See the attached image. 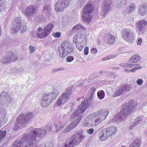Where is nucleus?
Wrapping results in <instances>:
<instances>
[{"mask_svg":"<svg viewBox=\"0 0 147 147\" xmlns=\"http://www.w3.org/2000/svg\"><path fill=\"white\" fill-rule=\"evenodd\" d=\"M40 131V128L34 129L27 135H26L22 140L15 141L21 143L22 147H36L37 142L36 137L39 136Z\"/></svg>","mask_w":147,"mask_h":147,"instance_id":"1","label":"nucleus"},{"mask_svg":"<svg viewBox=\"0 0 147 147\" xmlns=\"http://www.w3.org/2000/svg\"><path fill=\"white\" fill-rule=\"evenodd\" d=\"M136 105V104L133 101L129 102L127 104H123V109L115 116V120H113L117 121L124 120L129 113L134 111Z\"/></svg>","mask_w":147,"mask_h":147,"instance_id":"4","label":"nucleus"},{"mask_svg":"<svg viewBox=\"0 0 147 147\" xmlns=\"http://www.w3.org/2000/svg\"><path fill=\"white\" fill-rule=\"evenodd\" d=\"M135 9V5L134 3H131L129 7V9L128 8L125 9V12L126 13H130L134 9Z\"/></svg>","mask_w":147,"mask_h":147,"instance_id":"34","label":"nucleus"},{"mask_svg":"<svg viewBox=\"0 0 147 147\" xmlns=\"http://www.w3.org/2000/svg\"><path fill=\"white\" fill-rule=\"evenodd\" d=\"M36 35L38 38L42 39L48 36L49 35L43 30L42 32L37 33Z\"/></svg>","mask_w":147,"mask_h":147,"instance_id":"31","label":"nucleus"},{"mask_svg":"<svg viewBox=\"0 0 147 147\" xmlns=\"http://www.w3.org/2000/svg\"><path fill=\"white\" fill-rule=\"evenodd\" d=\"M6 113L5 112L0 113V127L1 125L7 122V119L5 118Z\"/></svg>","mask_w":147,"mask_h":147,"instance_id":"24","label":"nucleus"},{"mask_svg":"<svg viewBox=\"0 0 147 147\" xmlns=\"http://www.w3.org/2000/svg\"><path fill=\"white\" fill-rule=\"evenodd\" d=\"M107 42L110 44H113L115 42V36L110 34H108L107 36Z\"/></svg>","mask_w":147,"mask_h":147,"instance_id":"21","label":"nucleus"},{"mask_svg":"<svg viewBox=\"0 0 147 147\" xmlns=\"http://www.w3.org/2000/svg\"><path fill=\"white\" fill-rule=\"evenodd\" d=\"M3 96H5L4 97L5 99L6 104L9 103L11 102V97L9 96L7 93L4 91L2 92L0 94L1 99L2 100L3 98Z\"/></svg>","mask_w":147,"mask_h":147,"instance_id":"18","label":"nucleus"},{"mask_svg":"<svg viewBox=\"0 0 147 147\" xmlns=\"http://www.w3.org/2000/svg\"><path fill=\"white\" fill-rule=\"evenodd\" d=\"M29 49H30V53H33L35 51V49L34 47L31 45H30L29 47Z\"/></svg>","mask_w":147,"mask_h":147,"instance_id":"48","label":"nucleus"},{"mask_svg":"<svg viewBox=\"0 0 147 147\" xmlns=\"http://www.w3.org/2000/svg\"><path fill=\"white\" fill-rule=\"evenodd\" d=\"M58 51L61 57L66 56L72 51L71 45L68 41H63L58 48Z\"/></svg>","mask_w":147,"mask_h":147,"instance_id":"7","label":"nucleus"},{"mask_svg":"<svg viewBox=\"0 0 147 147\" xmlns=\"http://www.w3.org/2000/svg\"><path fill=\"white\" fill-rule=\"evenodd\" d=\"M90 52L92 54L95 55L97 53V50L96 48H94L91 49Z\"/></svg>","mask_w":147,"mask_h":147,"instance_id":"47","label":"nucleus"},{"mask_svg":"<svg viewBox=\"0 0 147 147\" xmlns=\"http://www.w3.org/2000/svg\"><path fill=\"white\" fill-rule=\"evenodd\" d=\"M142 121V117H138L134 120V123L135 125L138 124H140Z\"/></svg>","mask_w":147,"mask_h":147,"instance_id":"41","label":"nucleus"},{"mask_svg":"<svg viewBox=\"0 0 147 147\" xmlns=\"http://www.w3.org/2000/svg\"><path fill=\"white\" fill-rule=\"evenodd\" d=\"M51 96V94H48L47 93L46 94H44L42 97V99L43 100V98L45 96L46 97V100H48L49 99H50V102H51V101L53 100V98H52V96Z\"/></svg>","mask_w":147,"mask_h":147,"instance_id":"37","label":"nucleus"},{"mask_svg":"<svg viewBox=\"0 0 147 147\" xmlns=\"http://www.w3.org/2000/svg\"><path fill=\"white\" fill-rule=\"evenodd\" d=\"M64 125H61L60 126H59L58 127H57L56 128V131L57 132L60 131L64 127Z\"/></svg>","mask_w":147,"mask_h":147,"instance_id":"53","label":"nucleus"},{"mask_svg":"<svg viewBox=\"0 0 147 147\" xmlns=\"http://www.w3.org/2000/svg\"><path fill=\"white\" fill-rule=\"evenodd\" d=\"M85 28L81 24H79L74 26L72 29L73 33H76L81 30H85Z\"/></svg>","mask_w":147,"mask_h":147,"instance_id":"22","label":"nucleus"},{"mask_svg":"<svg viewBox=\"0 0 147 147\" xmlns=\"http://www.w3.org/2000/svg\"><path fill=\"white\" fill-rule=\"evenodd\" d=\"M76 44V48L80 51H82L85 45L84 42H81L79 43Z\"/></svg>","mask_w":147,"mask_h":147,"instance_id":"35","label":"nucleus"},{"mask_svg":"<svg viewBox=\"0 0 147 147\" xmlns=\"http://www.w3.org/2000/svg\"><path fill=\"white\" fill-rule=\"evenodd\" d=\"M85 138V136L83 134L82 131H79L75 133L71 138L70 140L65 143L64 147H73L78 144Z\"/></svg>","mask_w":147,"mask_h":147,"instance_id":"6","label":"nucleus"},{"mask_svg":"<svg viewBox=\"0 0 147 147\" xmlns=\"http://www.w3.org/2000/svg\"><path fill=\"white\" fill-rule=\"evenodd\" d=\"M109 137V136L104 129L100 131L99 134V139L101 140H105Z\"/></svg>","mask_w":147,"mask_h":147,"instance_id":"23","label":"nucleus"},{"mask_svg":"<svg viewBox=\"0 0 147 147\" xmlns=\"http://www.w3.org/2000/svg\"><path fill=\"white\" fill-rule=\"evenodd\" d=\"M125 41L129 44H132L134 43L135 40V33L132 31V32H131L130 35L127 37Z\"/></svg>","mask_w":147,"mask_h":147,"instance_id":"17","label":"nucleus"},{"mask_svg":"<svg viewBox=\"0 0 147 147\" xmlns=\"http://www.w3.org/2000/svg\"><path fill=\"white\" fill-rule=\"evenodd\" d=\"M70 94V91L67 90L65 92L63 93L56 101V105L59 106L62 105L68 100L69 96Z\"/></svg>","mask_w":147,"mask_h":147,"instance_id":"9","label":"nucleus"},{"mask_svg":"<svg viewBox=\"0 0 147 147\" xmlns=\"http://www.w3.org/2000/svg\"><path fill=\"white\" fill-rule=\"evenodd\" d=\"M46 97L45 96L41 104V106L44 107H46L51 103L50 99L46 100Z\"/></svg>","mask_w":147,"mask_h":147,"instance_id":"32","label":"nucleus"},{"mask_svg":"<svg viewBox=\"0 0 147 147\" xmlns=\"http://www.w3.org/2000/svg\"><path fill=\"white\" fill-rule=\"evenodd\" d=\"M74 59V58L73 56H67L66 58V60L67 62H70L72 61Z\"/></svg>","mask_w":147,"mask_h":147,"instance_id":"43","label":"nucleus"},{"mask_svg":"<svg viewBox=\"0 0 147 147\" xmlns=\"http://www.w3.org/2000/svg\"><path fill=\"white\" fill-rule=\"evenodd\" d=\"M78 39V36L76 35L74 36L73 40V43L74 44L76 43L77 42V40Z\"/></svg>","mask_w":147,"mask_h":147,"instance_id":"56","label":"nucleus"},{"mask_svg":"<svg viewBox=\"0 0 147 147\" xmlns=\"http://www.w3.org/2000/svg\"><path fill=\"white\" fill-rule=\"evenodd\" d=\"M135 125L136 124H135L134 123H133V124H132V125L130 126L129 129H132L133 127H134L135 126H136Z\"/></svg>","mask_w":147,"mask_h":147,"instance_id":"64","label":"nucleus"},{"mask_svg":"<svg viewBox=\"0 0 147 147\" xmlns=\"http://www.w3.org/2000/svg\"><path fill=\"white\" fill-rule=\"evenodd\" d=\"M77 85H78L79 87H80L82 86H83V84H82L81 82H79L77 83Z\"/></svg>","mask_w":147,"mask_h":147,"instance_id":"62","label":"nucleus"},{"mask_svg":"<svg viewBox=\"0 0 147 147\" xmlns=\"http://www.w3.org/2000/svg\"><path fill=\"white\" fill-rule=\"evenodd\" d=\"M98 98L100 99H102L105 96V93L103 90H100L97 93Z\"/></svg>","mask_w":147,"mask_h":147,"instance_id":"36","label":"nucleus"},{"mask_svg":"<svg viewBox=\"0 0 147 147\" xmlns=\"http://www.w3.org/2000/svg\"><path fill=\"white\" fill-rule=\"evenodd\" d=\"M104 129L109 136H110L116 131L117 129L116 127L115 126H111Z\"/></svg>","mask_w":147,"mask_h":147,"instance_id":"19","label":"nucleus"},{"mask_svg":"<svg viewBox=\"0 0 147 147\" xmlns=\"http://www.w3.org/2000/svg\"><path fill=\"white\" fill-rule=\"evenodd\" d=\"M130 89L129 85L126 84H124L121 86H118L117 87L115 90V92L113 94V96L116 97L124 93L125 92L128 91Z\"/></svg>","mask_w":147,"mask_h":147,"instance_id":"10","label":"nucleus"},{"mask_svg":"<svg viewBox=\"0 0 147 147\" xmlns=\"http://www.w3.org/2000/svg\"><path fill=\"white\" fill-rule=\"evenodd\" d=\"M1 62L4 64H9L10 63L9 55L6 56H3L1 59Z\"/></svg>","mask_w":147,"mask_h":147,"instance_id":"30","label":"nucleus"},{"mask_svg":"<svg viewBox=\"0 0 147 147\" xmlns=\"http://www.w3.org/2000/svg\"><path fill=\"white\" fill-rule=\"evenodd\" d=\"M93 7L91 4H87L81 12L82 20L85 22L89 23L91 20L90 13L93 11Z\"/></svg>","mask_w":147,"mask_h":147,"instance_id":"8","label":"nucleus"},{"mask_svg":"<svg viewBox=\"0 0 147 147\" xmlns=\"http://www.w3.org/2000/svg\"><path fill=\"white\" fill-rule=\"evenodd\" d=\"M4 3L1 0H0V11L3 8Z\"/></svg>","mask_w":147,"mask_h":147,"instance_id":"57","label":"nucleus"},{"mask_svg":"<svg viewBox=\"0 0 147 147\" xmlns=\"http://www.w3.org/2000/svg\"><path fill=\"white\" fill-rule=\"evenodd\" d=\"M50 6L47 4H45L42 13L44 18L49 17L51 15Z\"/></svg>","mask_w":147,"mask_h":147,"instance_id":"14","label":"nucleus"},{"mask_svg":"<svg viewBox=\"0 0 147 147\" xmlns=\"http://www.w3.org/2000/svg\"><path fill=\"white\" fill-rule=\"evenodd\" d=\"M53 36L56 38H59L61 36V33L59 32H56L52 33Z\"/></svg>","mask_w":147,"mask_h":147,"instance_id":"45","label":"nucleus"},{"mask_svg":"<svg viewBox=\"0 0 147 147\" xmlns=\"http://www.w3.org/2000/svg\"><path fill=\"white\" fill-rule=\"evenodd\" d=\"M52 98H53V99L55 98L59 94V92L58 90L57 89H54L52 92L51 93Z\"/></svg>","mask_w":147,"mask_h":147,"instance_id":"39","label":"nucleus"},{"mask_svg":"<svg viewBox=\"0 0 147 147\" xmlns=\"http://www.w3.org/2000/svg\"><path fill=\"white\" fill-rule=\"evenodd\" d=\"M6 134V131H0V143L5 137Z\"/></svg>","mask_w":147,"mask_h":147,"instance_id":"38","label":"nucleus"},{"mask_svg":"<svg viewBox=\"0 0 147 147\" xmlns=\"http://www.w3.org/2000/svg\"><path fill=\"white\" fill-rule=\"evenodd\" d=\"M21 21V18L20 17L16 18L15 20V22L16 24H22Z\"/></svg>","mask_w":147,"mask_h":147,"instance_id":"44","label":"nucleus"},{"mask_svg":"<svg viewBox=\"0 0 147 147\" xmlns=\"http://www.w3.org/2000/svg\"><path fill=\"white\" fill-rule=\"evenodd\" d=\"M147 25V22L145 20L138 21L135 23V26L138 31L142 32L145 30V27Z\"/></svg>","mask_w":147,"mask_h":147,"instance_id":"12","label":"nucleus"},{"mask_svg":"<svg viewBox=\"0 0 147 147\" xmlns=\"http://www.w3.org/2000/svg\"><path fill=\"white\" fill-rule=\"evenodd\" d=\"M127 65H128L127 67H129V68H131V67H133L135 66V64H129L128 63Z\"/></svg>","mask_w":147,"mask_h":147,"instance_id":"60","label":"nucleus"},{"mask_svg":"<svg viewBox=\"0 0 147 147\" xmlns=\"http://www.w3.org/2000/svg\"><path fill=\"white\" fill-rule=\"evenodd\" d=\"M64 69H65V68L64 67H60V68H58V71H63V70H64Z\"/></svg>","mask_w":147,"mask_h":147,"instance_id":"63","label":"nucleus"},{"mask_svg":"<svg viewBox=\"0 0 147 147\" xmlns=\"http://www.w3.org/2000/svg\"><path fill=\"white\" fill-rule=\"evenodd\" d=\"M142 68V67L141 66L135 67L130 69L129 71H130L133 72L137 69H141Z\"/></svg>","mask_w":147,"mask_h":147,"instance_id":"49","label":"nucleus"},{"mask_svg":"<svg viewBox=\"0 0 147 147\" xmlns=\"http://www.w3.org/2000/svg\"><path fill=\"white\" fill-rule=\"evenodd\" d=\"M12 147H22L21 144L19 143V142L15 141L13 143Z\"/></svg>","mask_w":147,"mask_h":147,"instance_id":"42","label":"nucleus"},{"mask_svg":"<svg viewBox=\"0 0 147 147\" xmlns=\"http://www.w3.org/2000/svg\"><path fill=\"white\" fill-rule=\"evenodd\" d=\"M140 56L137 55H135L132 56L129 59V62L131 63H136L140 60Z\"/></svg>","mask_w":147,"mask_h":147,"instance_id":"25","label":"nucleus"},{"mask_svg":"<svg viewBox=\"0 0 147 147\" xmlns=\"http://www.w3.org/2000/svg\"><path fill=\"white\" fill-rule=\"evenodd\" d=\"M95 90L96 88L94 87H92L90 89L89 93L90 96L87 98V99L84 100V102H82V104L78 106V109L76 110L71 116V118L74 119L80 114L83 113L88 107L93 104L92 97L95 93Z\"/></svg>","mask_w":147,"mask_h":147,"instance_id":"3","label":"nucleus"},{"mask_svg":"<svg viewBox=\"0 0 147 147\" xmlns=\"http://www.w3.org/2000/svg\"><path fill=\"white\" fill-rule=\"evenodd\" d=\"M33 118L32 113H28L26 115L24 114L20 115L18 117L17 121L14 124V129L16 130L19 128L22 129L25 127L28 122Z\"/></svg>","mask_w":147,"mask_h":147,"instance_id":"5","label":"nucleus"},{"mask_svg":"<svg viewBox=\"0 0 147 147\" xmlns=\"http://www.w3.org/2000/svg\"><path fill=\"white\" fill-rule=\"evenodd\" d=\"M52 126L48 124L45 129H41L40 128V131L39 133V136H45L47 134L51 131L52 128Z\"/></svg>","mask_w":147,"mask_h":147,"instance_id":"16","label":"nucleus"},{"mask_svg":"<svg viewBox=\"0 0 147 147\" xmlns=\"http://www.w3.org/2000/svg\"><path fill=\"white\" fill-rule=\"evenodd\" d=\"M27 27L26 26L24 25H23L21 27V32L22 33L24 32L27 30Z\"/></svg>","mask_w":147,"mask_h":147,"instance_id":"46","label":"nucleus"},{"mask_svg":"<svg viewBox=\"0 0 147 147\" xmlns=\"http://www.w3.org/2000/svg\"><path fill=\"white\" fill-rule=\"evenodd\" d=\"M114 56L109 55L108 56H107L106 57L108 59H108H111V58H113V57H114Z\"/></svg>","mask_w":147,"mask_h":147,"instance_id":"61","label":"nucleus"},{"mask_svg":"<svg viewBox=\"0 0 147 147\" xmlns=\"http://www.w3.org/2000/svg\"><path fill=\"white\" fill-rule=\"evenodd\" d=\"M111 4L110 0H104L103 4L101 6V14L103 17H105L107 13L111 9Z\"/></svg>","mask_w":147,"mask_h":147,"instance_id":"11","label":"nucleus"},{"mask_svg":"<svg viewBox=\"0 0 147 147\" xmlns=\"http://www.w3.org/2000/svg\"><path fill=\"white\" fill-rule=\"evenodd\" d=\"M131 32H132V30L130 29L127 28L124 29L122 32L121 36L122 38L125 40Z\"/></svg>","mask_w":147,"mask_h":147,"instance_id":"20","label":"nucleus"},{"mask_svg":"<svg viewBox=\"0 0 147 147\" xmlns=\"http://www.w3.org/2000/svg\"><path fill=\"white\" fill-rule=\"evenodd\" d=\"M86 2V0H79L78 1V3L80 4L81 5H80V6H82Z\"/></svg>","mask_w":147,"mask_h":147,"instance_id":"54","label":"nucleus"},{"mask_svg":"<svg viewBox=\"0 0 147 147\" xmlns=\"http://www.w3.org/2000/svg\"><path fill=\"white\" fill-rule=\"evenodd\" d=\"M108 110L103 109L97 112L94 113L93 114H90L86 118L82 121V125L84 127H90L92 126V123L90 122L89 119H92L94 118L95 125H97L103 120L105 119L107 115L109 114Z\"/></svg>","mask_w":147,"mask_h":147,"instance_id":"2","label":"nucleus"},{"mask_svg":"<svg viewBox=\"0 0 147 147\" xmlns=\"http://www.w3.org/2000/svg\"><path fill=\"white\" fill-rule=\"evenodd\" d=\"M128 63H123L120 64V66L121 67H127Z\"/></svg>","mask_w":147,"mask_h":147,"instance_id":"58","label":"nucleus"},{"mask_svg":"<svg viewBox=\"0 0 147 147\" xmlns=\"http://www.w3.org/2000/svg\"><path fill=\"white\" fill-rule=\"evenodd\" d=\"M94 131V130L92 128H90L86 130V132L90 135L92 134Z\"/></svg>","mask_w":147,"mask_h":147,"instance_id":"51","label":"nucleus"},{"mask_svg":"<svg viewBox=\"0 0 147 147\" xmlns=\"http://www.w3.org/2000/svg\"><path fill=\"white\" fill-rule=\"evenodd\" d=\"M22 24H16L15 26L12 28V32L13 33H17L21 28Z\"/></svg>","mask_w":147,"mask_h":147,"instance_id":"33","label":"nucleus"},{"mask_svg":"<svg viewBox=\"0 0 147 147\" xmlns=\"http://www.w3.org/2000/svg\"><path fill=\"white\" fill-rule=\"evenodd\" d=\"M141 144V140L136 139L132 142L129 147H140Z\"/></svg>","mask_w":147,"mask_h":147,"instance_id":"26","label":"nucleus"},{"mask_svg":"<svg viewBox=\"0 0 147 147\" xmlns=\"http://www.w3.org/2000/svg\"><path fill=\"white\" fill-rule=\"evenodd\" d=\"M89 53V47H86L84 49V53L85 55H88Z\"/></svg>","mask_w":147,"mask_h":147,"instance_id":"50","label":"nucleus"},{"mask_svg":"<svg viewBox=\"0 0 147 147\" xmlns=\"http://www.w3.org/2000/svg\"><path fill=\"white\" fill-rule=\"evenodd\" d=\"M142 42V40L141 38H139L137 41V44L138 45H140L141 44V43Z\"/></svg>","mask_w":147,"mask_h":147,"instance_id":"59","label":"nucleus"},{"mask_svg":"<svg viewBox=\"0 0 147 147\" xmlns=\"http://www.w3.org/2000/svg\"><path fill=\"white\" fill-rule=\"evenodd\" d=\"M47 145H46V144L43 143L41 144L40 146H38V147H47ZM48 147H53L51 145V144H50V145H49V146H47Z\"/></svg>","mask_w":147,"mask_h":147,"instance_id":"55","label":"nucleus"},{"mask_svg":"<svg viewBox=\"0 0 147 147\" xmlns=\"http://www.w3.org/2000/svg\"><path fill=\"white\" fill-rule=\"evenodd\" d=\"M36 8L34 6H30L27 8L25 11V15L26 17L33 16L36 13Z\"/></svg>","mask_w":147,"mask_h":147,"instance_id":"13","label":"nucleus"},{"mask_svg":"<svg viewBox=\"0 0 147 147\" xmlns=\"http://www.w3.org/2000/svg\"><path fill=\"white\" fill-rule=\"evenodd\" d=\"M9 59L10 63L16 62L18 59V57L17 54L12 53L9 55Z\"/></svg>","mask_w":147,"mask_h":147,"instance_id":"29","label":"nucleus"},{"mask_svg":"<svg viewBox=\"0 0 147 147\" xmlns=\"http://www.w3.org/2000/svg\"><path fill=\"white\" fill-rule=\"evenodd\" d=\"M54 26L53 24L51 23H49L46 26L44 30L45 32L46 33L49 35Z\"/></svg>","mask_w":147,"mask_h":147,"instance_id":"27","label":"nucleus"},{"mask_svg":"<svg viewBox=\"0 0 147 147\" xmlns=\"http://www.w3.org/2000/svg\"><path fill=\"white\" fill-rule=\"evenodd\" d=\"M74 123L72 122L69 125H67L63 130L64 132L67 133L76 127Z\"/></svg>","mask_w":147,"mask_h":147,"instance_id":"28","label":"nucleus"},{"mask_svg":"<svg viewBox=\"0 0 147 147\" xmlns=\"http://www.w3.org/2000/svg\"><path fill=\"white\" fill-rule=\"evenodd\" d=\"M136 83L138 85H141L143 83V80L142 79H138L136 81Z\"/></svg>","mask_w":147,"mask_h":147,"instance_id":"52","label":"nucleus"},{"mask_svg":"<svg viewBox=\"0 0 147 147\" xmlns=\"http://www.w3.org/2000/svg\"><path fill=\"white\" fill-rule=\"evenodd\" d=\"M139 14L144 16L147 14V6L146 5H140L138 10Z\"/></svg>","mask_w":147,"mask_h":147,"instance_id":"15","label":"nucleus"},{"mask_svg":"<svg viewBox=\"0 0 147 147\" xmlns=\"http://www.w3.org/2000/svg\"><path fill=\"white\" fill-rule=\"evenodd\" d=\"M83 117V115H80L77 118V119L75 120L73 122L75 125L76 126L80 122L81 118Z\"/></svg>","mask_w":147,"mask_h":147,"instance_id":"40","label":"nucleus"}]
</instances>
